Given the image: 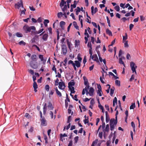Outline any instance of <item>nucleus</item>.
<instances>
[{"label":"nucleus","instance_id":"nucleus-59","mask_svg":"<svg viewBox=\"0 0 146 146\" xmlns=\"http://www.w3.org/2000/svg\"><path fill=\"white\" fill-rule=\"evenodd\" d=\"M71 116L70 115L68 116V120L67 121V123H70V122L71 121Z\"/></svg>","mask_w":146,"mask_h":146},{"label":"nucleus","instance_id":"nucleus-2","mask_svg":"<svg viewBox=\"0 0 146 146\" xmlns=\"http://www.w3.org/2000/svg\"><path fill=\"white\" fill-rule=\"evenodd\" d=\"M130 66L132 72L133 73L135 72V74H137L136 69L137 68V66L135 63L133 62H131L130 63Z\"/></svg>","mask_w":146,"mask_h":146},{"label":"nucleus","instance_id":"nucleus-51","mask_svg":"<svg viewBox=\"0 0 146 146\" xmlns=\"http://www.w3.org/2000/svg\"><path fill=\"white\" fill-rule=\"evenodd\" d=\"M26 11V9L25 8H24V10L21 11V15H25V11Z\"/></svg>","mask_w":146,"mask_h":146},{"label":"nucleus","instance_id":"nucleus-57","mask_svg":"<svg viewBox=\"0 0 146 146\" xmlns=\"http://www.w3.org/2000/svg\"><path fill=\"white\" fill-rule=\"evenodd\" d=\"M84 35H86V37H87V38H88L89 37V36L88 33L87 32V29L85 30Z\"/></svg>","mask_w":146,"mask_h":146},{"label":"nucleus","instance_id":"nucleus-3","mask_svg":"<svg viewBox=\"0 0 146 146\" xmlns=\"http://www.w3.org/2000/svg\"><path fill=\"white\" fill-rule=\"evenodd\" d=\"M30 65L31 67L33 69H36L38 68V64L37 61H31L30 63Z\"/></svg>","mask_w":146,"mask_h":146},{"label":"nucleus","instance_id":"nucleus-62","mask_svg":"<svg viewBox=\"0 0 146 146\" xmlns=\"http://www.w3.org/2000/svg\"><path fill=\"white\" fill-rule=\"evenodd\" d=\"M134 27V25L132 24H131L129 25V30L130 31H131Z\"/></svg>","mask_w":146,"mask_h":146},{"label":"nucleus","instance_id":"nucleus-13","mask_svg":"<svg viewBox=\"0 0 146 146\" xmlns=\"http://www.w3.org/2000/svg\"><path fill=\"white\" fill-rule=\"evenodd\" d=\"M94 92V89L92 87H90L89 88V92L88 94L90 96H92L93 95Z\"/></svg>","mask_w":146,"mask_h":146},{"label":"nucleus","instance_id":"nucleus-31","mask_svg":"<svg viewBox=\"0 0 146 146\" xmlns=\"http://www.w3.org/2000/svg\"><path fill=\"white\" fill-rule=\"evenodd\" d=\"M98 141V139H96L93 141L91 146H95L97 143Z\"/></svg>","mask_w":146,"mask_h":146},{"label":"nucleus","instance_id":"nucleus-11","mask_svg":"<svg viewBox=\"0 0 146 146\" xmlns=\"http://www.w3.org/2000/svg\"><path fill=\"white\" fill-rule=\"evenodd\" d=\"M31 61H37L38 58L37 56L35 54H33L31 56Z\"/></svg>","mask_w":146,"mask_h":146},{"label":"nucleus","instance_id":"nucleus-4","mask_svg":"<svg viewBox=\"0 0 146 146\" xmlns=\"http://www.w3.org/2000/svg\"><path fill=\"white\" fill-rule=\"evenodd\" d=\"M62 52V53L65 55L67 52V49L66 46L64 44H63L61 46Z\"/></svg>","mask_w":146,"mask_h":146},{"label":"nucleus","instance_id":"nucleus-7","mask_svg":"<svg viewBox=\"0 0 146 146\" xmlns=\"http://www.w3.org/2000/svg\"><path fill=\"white\" fill-rule=\"evenodd\" d=\"M41 125L42 126H46L47 125L46 120L44 117L42 118L40 120Z\"/></svg>","mask_w":146,"mask_h":146},{"label":"nucleus","instance_id":"nucleus-6","mask_svg":"<svg viewBox=\"0 0 146 146\" xmlns=\"http://www.w3.org/2000/svg\"><path fill=\"white\" fill-rule=\"evenodd\" d=\"M65 87V84L63 82H59L58 88L61 90H63Z\"/></svg>","mask_w":146,"mask_h":146},{"label":"nucleus","instance_id":"nucleus-27","mask_svg":"<svg viewBox=\"0 0 146 146\" xmlns=\"http://www.w3.org/2000/svg\"><path fill=\"white\" fill-rule=\"evenodd\" d=\"M66 4V2H65L64 0H61V1L60 3V6L62 7H63Z\"/></svg>","mask_w":146,"mask_h":146},{"label":"nucleus","instance_id":"nucleus-63","mask_svg":"<svg viewBox=\"0 0 146 146\" xmlns=\"http://www.w3.org/2000/svg\"><path fill=\"white\" fill-rule=\"evenodd\" d=\"M54 91L53 90H50L49 93V96L52 95H53L54 93Z\"/></svg>","mask_w":146,"mask_h":146},{"label":"nucleus","instance_id":"nucleus-61","mask_svg":"<svg viewBox=\"0 0 146 146\" xmlns=\"http://www.w3.org/2000/svg\"><path fill=\"white\" fill-rule=\"evenodd\" d=\"M140 20L141 21H143L145 20V17L142 15H141L140 16Z\"/></svg>","mask_w":146,"mask_h":146},{"label":"nucleus","instance_id":"nucleus-50","mask_svg":"<svg viewBox=\"0 0 146 146\" xmlns=\"http://www.w3.org/2000/svg\"><path fill=\"white\" fill-rule=\"evenodd\" d=\"M50 89V86L48 85H46L45 86V89L47 92L49 91Z\"/></svg>","mask_w":146,"mask_h":146},{"label":"nucleus","instance_id":"nucleus-46","mask_svg":"<svg viewBox=\"0 0 146 146\" xmlns=\"http://www.w3.org/2000/svg\"><path fill=\"white\" fill-rule=\"evenodd\" d=\"M114 9L117 11L118 12L120 10V7L119 5H117L115 7Z\"/></svg>","mask_w":146,"mask_h":146},{"label":"nucleus","instance_id":"nucleus-15","mask_svg":"<svg viewBox=\"0 0 146 146\" xmlns=\"http://www.w3.org/2000/svg\"><path fill=\"white\" fill-rule=\"evenodd\" d=\"M48 37V35L47 33L44 34L42 36V39L44 41H46L47 40Z\"/></svg>","mask_w":146,"mask_h":146},{"label":"nucleus","instance_id":"nucleus-29","mask_svg":"<svg viewBox=\"0 0 146 146\" xmlns=\"http://www.w3.org/2000/svg\"><path fill=\"white\" fill-rule=\"evenodd\" d=\"M81 17H82V16L81 15H79V20L80 21L81 27L82 28L83 27V20L81 19Z\"/></svg>","mask_w":146,"mask_h":146},{"label":"nucleus","instance_id":"nucleus-54","mask_svg":"<svg viewBox=\"0 0 146 146\" xmlns=\"http://www.w3.org/2000/svg\"><path fill=\"white\" fill-rule=\"evenodd\" d=\"M77 58H78V61H79L80 62H81L82 60V58L81 57H80V54H78V56H77Z\"/></svg>","mask_w":146,"mask_h":146},{"label":"nucleus","instance_id":"nucleus-26","mask_svg":"<svg viewBox=\"0 0 146 146\" xmlns=\"http://www.w3.org/2000/svg\"><path fill=\"white\" fill-rule=\"evenodd\" d=\"M115 90V88L113 86L110 89V95L111 96H112L114 93V92Z\"/></svg>","mask_w":146,"mask_h":146},{"label":"nucleus","instance_id":"nucleus-17","mask_svg":"<svg viewBox=\"0 0 146 146\" xmlns=\"http://www.w3.org/2000/svg\"><path fill=\"white\" fill-rule=\"evenodd\" d=\"M75 84V83L74 80H72L68 83V87H70L74 86Z\"/></svg>","mask_w":146,"mask_h":146},{"label":"nucleus","instance_id":"nucleus-10","mask_svg":"<svg viewBox=\"0 0 146 146\" xmlns=\"http://www.w3.org/2000/svg\"><path fill=\"white\" fill-rule=\"evenodd\" d=\"M117 123V119H111L110 121V125H116Z\"/></svg>","mask_w":146,"mask_h":146},{"label":"nucleus","instance_id":"nucleus-43","mask_svg":"<svg viewBox=\"0 0 146 146\" xmlns=\"http://www.w3.org/2000/svg\"><path fill=\"white\" fill-rule=\"evenodd\" d=\"M131 126L133 128V131H135V123L133 121H132L131 122Z\"/></svg>","mask_w":146,"mask_h":146},{"label":"nucleus","instance_id":"nucleus-55","mask_svg":"<svg viewBox=\"0 0 146 146\" xmlns=\"http://www.w3.org/2000/svg\"><path fill=\"white\" fill-rule=\"evenodd\" d=\"M80 41L79 40H75V46L76 47L77 46H78L79 45Z\"/></svg>","mask_w":146,"mask_h":146},{"label":"nucleus","instance_id":"nucleus-52","mask_svg":"<svg viewBox=\"0 0 146 146\" xmlns=\"http://www.w3.org/2000/svg\"><path fill=\"white\" fill-rule=\"evenodd\" d=\"M106 19L107 20V23L108 24V25L109 27H111V25L110 23V21L108 17V16L106 17Z\"/></svg>","mask_w":146,"mask_h":146},{"label":"nucleus","instance_id":"nucleus-60","mask_svg":"<svg viewBox=\"0 0 146 146\" xmlns=\"http://www.w3.org/2000/svg\"><path fill=\"white\" fill-rule=\"evenodd\" d=\"M78 136H76L74 138V140L75 143H76L78 140Z\"/></svg>","mask_w":146,"mask_h":146},{"label":"nucleus","instance_id":"nucleus-35","mask_svg":"<svg viewBox=\"0 0 146 146\" xmlns=\"http://www.w3.org/2000/svg\"><path fill=\"white\" fill-rule=\"evenodd\" d=\"M46 103H45L44 104V106L43 108V113L45 114V113L46 110Z\"/></svg>","mask_w":146,"mask_h":146},{"label":"nucleus","instance_id":"nucleus-16","mask_svg":"<svg viewBox=\"0 0 146 146\" xmlns=\"http://www.w3.org/2000/svg\"><path fill=\"white\" fill-rule=\"evenodd\" d=\"M106 114V123H108L110 120V118L108 114V112L107 111L105 112Z\"/></svg>","mask_w":146,"mask_h":146},{"label":"nucleus","instance_id":"nucleus-24","mask_svg":"<svg viewBox=\"0 0 146 146\" xmlns=\"http://www.w3.org/2000/svg\"><path fill=\"white\" fill-rule=\"evenodd\" d=\"M106 33L110 36H112V34L111 32L108 29L106 30Z\"/></svg>","mask_w":146,"mask_h":146},{"label":"nucleus","instance_id":"nucleus-25","mask_svg":"<svg viewBox=\"0 0 146 146\" xmlns=\"http://www.w3.org/2000/svg\"><path fill=\"white\" fill-rule=\"evenodd\" d=\"M74 62L75 63V66H76L77 68H79L80 67V63L78 61L75 60Z\"/></svg>","mask_w":146,"mask_h":146},{"label":"nucleus","instance_id":"nucleus-22","mask_svg":"<svg viewBox=\"0 0 146 146\" xmlns=\"http://www.w3.org/2000/svg\"><path fill=\"white\" fill-rule=\"evenodd\" d=\"M103 129V131L104 133H105L106 132H108L109 130V124L106 125L105 129Z\"/></svg>","mask_w":146,"mask_h":146},{"label":"nucleus","instance_id":"nucleus-41","mask_svg":"<svg viewBox=\"0 0 146 146\" xmlns=\"http://www.w3.org/2000/svg\"><path fill=\"white\" fill-rule=\"evenodd\" d=\"M16 35L17 37H21L23 36L22 34L21 33L19 32L16 33Z\"/></svg>","mask_w":146,"mask_h":146},{"label":"nucleus","instance_id":"nucleus-34","mask_svg":"<svg viewBox=\"0 0 146 146\" xmlns=\"http://www.w3.org/2000/svg\"><path fill=\"white\" fill-rule=\"evenodd\" d=\"M49 22V21L48 19H45L44 22V26L46 27L47 26V24Z\"/></svg>","mask_w":146,"mask_h":146},{"label":"nucleus","instance_id":"nucleus-42","mask_svg":"<svg viewBox=\"0 0 146 146\" xmlns=\"http://www.w3.org/2000/svg\"><path fill=\"white\" fill-rule=\"evenodd\" d=\"M135 107V103H133L130 106V110L131 109H133Z\"/></svg>","mask_w":146,"mask_h":146},{"label":"nucleus","instance_id":"nucleus-48","mask_svg":"<svg viewBox=\"0 0 146 146\" xmlns=\"http://www.w3.org/2000/svg\"><path fill=\"white\" fill-rule=\"evenodd\" d=\"M67 43L68 46V47L70 49V46L71 44V43L68 40H67Z\"/></svg>","mask_w":146,"mask_h":146},{"label":"nucleus","instance_id":"nucleus-33","mask_svg":"<svg viewBox=\"0 0 146 146\" xmlns=\"http://www.w3.org/2000/svg\"><path fill=\"white\" fill-rule=\"evenodd\" d=\"M115 84L116 85L120 86V81L118 80H116L115 81Z\"/></svg>","mask_w":146,"mask_h":146},{"label":"nucleus","instance_id":"nucleus-5","mask_svg":"<svg viewBox=\"0 0 146 146\" xmlns=\"http://www.w3.org/2000/svg\"><path fill=\"white\" fill-rule=\"evenodd\" d=\"M83 78L84 81V84L86 86L85 87H87V89H89L90 86L87 79L85 76L83 77Z\"/></svg>","mask_w":146,"mask_h":146},{"label":"nucleus","instance_id":"nucleus-19","mask_svg":"<svg viewBox=\"0 0 146 146\" xmlns=\"http://www.w3.org/2000/svg\"><path fill=\"white\" fill-rule=\"evenodd\" d=\"M65 23L64 21H61L60 23V25L61 29L64 30V25L65 24Z\"/></svg>","mask_w":146,"mask_h":146},{"label":"nucleus","instance_id":"nucleus-53","mask_svg":"<svg viewBox=\"0 0 146 146\" xmlns=\"http://www.w3.org/2000/svg\"><path fill=\"white\" fill-rule=\"evenodd\" d=\"M19 44L20 45L22 44L24 46H25L26 44V43L25 42H24L23 40H22L19 42Z\"/></svg>","mask_w":146,"mask_h":146},{"label":"nucleus","instance_id":"nucleus-12","mask_svg":"<svg viewBox=\"0 0 146 146\" xmlns=\"http://www.w3.org/2000/svg\"><path fill=\"white\" fill-rule=\"evenodd\" d=\"M38 57L40 58L41 61H42L43 64H45L46 61V59H44L43 55H42L40 54L38 56Z\"/></svg>","mask_w":146,"mask_h":146},{"label":"nucleus","instance_id":"nucleus-38","mask_svg":"<svg viewBox=\"0 0 146 146\" xmlns=\"http://www.w3.org/2000/svg\"><path fill=\"white\" fill-rule=\"evenodd\" d=\"M87 46L88 48H89V49H92L91 42L90 41L88 42Z\"/></svg>","mask_w":146,"mask_h":146},{"label":"nucleus","instance_id":"nucleus-56","mask_svg":"<svg viewBox=\"0 0 146 146\" xmlns=\"http://www.w3.org/2000/svg\"><path fill=\"white\" fill-rule=\"evenodd\" d=\"M110 125V130L111 131H113L114 129L115 128V126L116 125H112V124H111V125Z\"/></svg>","mask_w":146,"mask_h":146},{"label":"nucleus","instance_id":"nucleus-58","mask_svg":"<svg viewBox=\"0 0 146 146\" xmlns=\"http://www.w3.org/2000/svg\"><path fill=\"white\" fill-rule=\"evenodd\" d=\"M124 47H128L129 46V45L128 43V41H126L125 42H124Z\"/></svg>","mask_w":146,"mask_h":146},{"label":"nucleus","instance_id":"nucleus-9","mask_svg":"<svg viewBox=\"0 0 146 146\" xmlns=\"http://www.w3.org/2000/svg\"><path fill=\"white\" fill-rule=\"evenodd\" d=\"M90 58L96 62H99L98 56L96 54L93 55V56Z\"/></svg>","mask_w":146,"mask_h":146},{"label":"nucleus","instance_id":"nucleus-30","mask_svg":"<svg viewBox=\"0 0 146 146\" xmlns=\"http://www.w3.org/2000/svg\"><path fill=\"white\" fill-rule=\"evenodd\" d=\"M44 30L43 29H40L38 31H36L35 32V34H38L40 33H41L42 31Z\"/></svg>","mask_w":146,"mask_h":146},{"label":"nucleus","instance_id":"nucleus-21","mask_svg":"<svg viewBox=\"0 0 146 146\" xmlns=\"http://www.w3.org/2000/svg\"><path fill=\"white\" fill-rule=\"evenodd\" d=\"M87 89V87H85V88L83 89V90L82 93V95H83L85 94V91H86V94L87 95L88 94L89 92H88V89Z\"/></svg>","mask_w":146,"mask_h":146},{"label":"nucleus","instance_id":"nucleus-23","mask_svg":"<svg viewBox=\"0 0 146 146\" xmlns=\"http://www.w3.org/2000/svg\"><path fill=\"white\" fill-rule=\"evenodd\" d=\"M123 42H125L126 41H128L127 40H126L127 38V33H126L125 34V36H123Z\"/></svg>","mask_w":146,"mask_h":146},{"label":"nucleus","instance_id":"nucleus-36","mask_svg":"<svg viewBox=\"0 0 146 146\" xmlns=\"http://www.w3.org/2000/svg\"><path fill=\"white\" fill-rule=\"evenodd\" d=\"M44 139L45 140V143L46 144H47L48 143V139L47 136L45 135L44 134Z\"/></svg>","mask_w":146,"mask_h":146},{"label":"nucleus","instance_id":"nucleus-64","mask_svg":"<svg viewBox=\"0 0 146 146\" xmlns=\"http://www.w3.org/2000/svg\"><path fill=\"white\" fill-rule=\"evenodd\" d=\"M111 142L110 140L108 141L106 143V146H111L110 145Z\"/></svg>","mask_w":146,"mask_h":146},{"label":"nucleus","instance_id":"nucleus-18","mask_svg":"<svg viewBox=\"0 0 146 146\" xmlns=\"http://www.w3.org/2000/svg\"><path fill=\"white\" fill-rule=\"evenodd\" d=\"M33 87L35 92H37L36 89L38 88V86L36 82H35L33 83Z\"/></svg>","mask_w":146,"mask_h":146},{"label":"nucleus","instance_id":"nucleus-1","mask_svg":"<svg viewBox=\"0 0 146 146\" xmlns=\"http://www.w3.org/2000/svg\"><path fill=\"white\" fill-rule=\"evenodd\" d=\"M23 29L26 33L30 32L31 30L35 31L36 29L35 28L34 26L29 27L27 25H25L23 27Z\"/></svg>","mask_w":146,"mask_h":146},{"label":"nucleus","instance_id":"nucleus-28","mask_svg":"<svg viewBox=\"0 0 146 146\" xmlns=\"http://www.w3.org/2000/svg\"><path fill=\"white\" fill-rule=\"evenodd\" d=\"M69 90L70 91L71 93H74L75 91L74 90V87H68Z\"/></svg>","mask_w":146,"mask_h":146},{"label":"nucleus","instance_id":"nucleus-20","mask_svg":"<svg viewBox=\"0 0 146 146\" xmlns=\"http://www.w3.org/2000/svg\"><path fill=\"white\" fill-rule=\"evenodd\" d=\"M55 90L57 94L60 97L62 96V95L61 93L58 90L57 87L55 88Z\"/></svg>","mask_w":146,"mask_h":146},{"label":"nucleus","instance_id":"nucleus-40","mask_svg":"<svg viewBox=\"0 0 146 146\" xmlns=\"http://www.w3.org/2000/svg\"><path fill=\"white\" fill-rule=\"evenodd\" d=\"M117 99L116 97H115L114 98V99L113 101V106H115V104H116L117 103Z\"/></svg>","mask_w":146,"mask_h":146},{"label":"nucleus","instance_id":"nucleus-45","mask_svg":"<svg viewBox=\"0 0 146 146\" xmlns=\"http://www.w3.org/2000/svg\"><path fill=\"white\" fill-rule=\"evenodd\" d=\"M69 123V124H68V125L66 127H64V129H63V131H64L65 129H66L67 130H68V129H69L70 127L71 124L70 123Z\"/></svg>","mask_w":146,"mask_h":146},{"label":"nucleus","instance_id":"nucleus-39","mask_svg":"<svg viewBox=\"0 0 146 146\" xmlns=\"http://www.w3.org/2000/svg\"><path fill=\"white\" fill-rule=\"evenodd\" d=\"M119 64H123L125 66V64L124 62H123L122 60V58H119Z\"/></svg>","mask_w":146,"mask_h":146},{"label":"nucleus","instance_id":"nucleus-32","mask_svg":"<svg viewBox=\"0 0 146 146\" xmlns=\"http://www.w3.org/2000/svg\"><path fill=\"white\" fill-rule=\"evenodd\" d=\"M48 108H50V110H53V107L52 106V104L50 102H48Z\"/></svg>","mask_w":146,"mask_h":146},{"label":"nucleus","instance_id":"nucleus-8","mask_svg":"<svg viewBox=\"0 0 146 146\" xmlns=\"http://www.w3.org/2000/svg\"><path fill=\"white\" fill-rule=\"evenodd\" d=\"M21 6L22 8H23V3L21 1L20 2H18L17 4L15 5V8L18 9H19Z\"/></svg>","mask_w":146,"mask_h":146},{"label":"nucleus","instance_id":"nucleus-44","mask_svg":"<svg viewBox=\"0 0 146 146\" xmlns=\"http://www.w3.org/2000/svg\"><path fill=\"white\" fill-rule=\"evenodd\" d=\"M102 90H98L97 93L100 96H102Z\"/></svg>","mask_w":146,"mask_h":146},{"label":"nucleus","instance_id":"nucleus-47","mask_svg":"<svg viewBox=\"0 0 146 146\" xmlns=\"http://www.w3.org/2000/svg\"><path fill=\"white\" fill-rule=\"evenodd\" d=\"M60 139H61L63 137L67 136V135L65 133H64L63 134H62L61 133L60 134Z\"/></svg>","mask_w":146,"mask_h":146},{"label":"nucleus","instance_id":"nucleus-14","mask_svg":"<svg viewBox=\"0 0 146 146\" xmlns=\"http://www.w3.org/2000/svg\"><path fill=\"white\" fill-rule=\"evenodd\" d=\"M97 100L98 101V107L100 108V109H101L102 110V112L103 113H104V107L102 106V105L100 104L99 100V99H97Z\"/></svg>","mask_w":146,"mask_h":146},{"label":"nucleus","instance_id":"nucleus-49","mask_svg":"<svg viewBox=\"0 0 146 146\" xmlns=\"http://www.w3.org/2000/svg\"><path fill=\"white\" fill-rule=\"evenodd\" d=\"M62 15L63 14L62 12H59L57 14V16L58 18H61L62 17Z\"/></svg>","mask_w":146,"mask_h":146},{"label":"nucleus","instance_id":"nucleus-37","mask_svg":"<svg viewBox=\"0 0 146 146\" xmlns=\"http://www.w3.org/2000/svg\"><path fill=\"white\" fill-rule=\"evenodd\" d=\"M73 25L74 26V27L77 29H78L79 27L77 25L76 22L74 21L73 23Z\"/></svg>","mask_w":146,"mask_h":146}]
</instances>
